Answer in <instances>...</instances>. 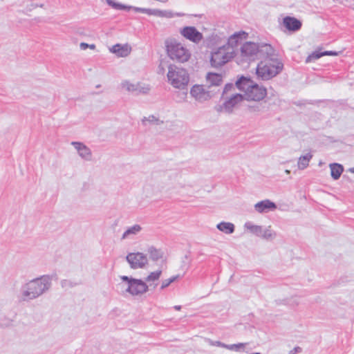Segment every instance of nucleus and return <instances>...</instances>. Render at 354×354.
<instances>
[{
  "label": "nucleus",
  "instance_id": "obj_26",
  "mask_svg": "<svg viewBox=\"0 0 354 354\" xmlns=\"http://www.w3.org/2000/svg\"><path fill=\"white\" fill-rule=\"evenodd\" d=\"M244 228L250 233L260 237L263 232V226L252 223V222H246L244 224Z\"/></svg>",
  "mask_w": 354,
  "mask_h": 354
},
{
  "label": "nucleus",
  "instance_id": "obj_38",
  "mask_svg": "<svg viewBox=\"0 0 354 354\" xmlns=\"http://www.w3.org/2000/svg\"><path fill=\"white\" fill-rule=\"evenodd\" d=\"M302 351V349L299 346L295 347L292 350L289 351L288 354H297Z\"/></svg>",
  "mask_w": 354,
  "mask_h": 354
},
{
  "label": "nucleus",
  "instance_id": "obj_14",
  "mask_svg": "<svg viewBox=\"0 0 354 354\" xmlns=\"http://www.w3.org/2000/svg\"><path fill=\"white\" fill-rule=\"evenodd\" d=\"M78 156L83 160L91 162L93 160V153L91 150L85 144L80 142H71Z\"/></svg>",
  "mask_w": 354,
  "mask_h": 354
},
{
  "label": "nucleus",
  "instance_id": "obj_4",
  "mask_svg": "<svg viewBox=\"0 0 354 354\" xmlns=\"http://www.w3.org/2000/svg\"><path fill=\"white\" fill-rule=\"evenodd\" d=\"M165 51L168 57L177 63L188 62L192 57V50L185 44L174 37H168L164 42Z\"/></svg>",
  "mask_w": 354,
  "mask_h": 354
},
{
  "label": "nucleus",
  "instance_id": "obj_44",
  "mask_svg": "<svg viewBox=\"0 0 354 354\" xmlns=\"http://www.w3.org/2000/svg\"><path fill=\"white\" fill-rule=\"evenodd\" d=\"M100 85H97L96 88H100Z\"/></svg>",
  "mask_w": 354,
  "mask_h": 354
},
{
  "label": "nucleus",
  "instance_id": "obj_12",
  "mask_svg": "<svg viewBox=\"0 0 354 354\" xmlns=\"http://www.w3.org/2000/svg\"><path fill=\"white\" fill-rule=\"evenodd\" d=\"M180 34L186 39L194 44H198L203 39V34L194 26H185L180 29Z\"/></svg>",
  "mask_w": 354,
  "mask_h": 354
},
{
  "label": "nucleus",
  "instance_id": "obj_22",
  "mask_svg": "<svg viewBox=\"0 0 354 354\" xmlns=\"http://www.w3.org/2000/svg\"><path fill=\"white\" fill-rule=\"evenodd\" d=\"M339 54V52H336V51H324V52H322V53L315 51L308 56V57L306 59V62L310 63L311 62H313L316 59H319L321 57L324 56V55L336 56V55H338Z\"/></svg>",
  "mask_w": 354,
  "mask_h": 354
},
{
  "label": "nucleus",
  "instance_id": "obj_21",
  "mask_svg": "<svg viewBox=\"0 0 354 354\" xmlns=\"http://www.w3.org/2000/svg\"><path fill=\"white\" fill-rule=\"evenodd\" d=\"M120 88L128 93L136 94V82H132L131 80H122L120 84Z\"/></svg>",
  "mask_w": 354,
  "mask_h": 354
},
{
  "label": "nucleus",
  "instance_id": "obj_37",
  "mask_svg": "<svg viewBox=\"0 0 354 354\" xmlns=\"http://www.w3.org/2000/svg\"><path fill=\"white\" fill-rule=\"evenodd\" d=\"M156 266H159L160 268V270H156V279H158L162 273V270H163L162 268V259H159V261L158 262Z\"/></svg>",
  "mask_w": 354,
  "mask_h": 354
},
{
  "label": "nucleus",
  "instance_id": "obj_32",
  "mask_svg": "<svg viewBox=\"0 0 354 354\" xmlns=\"http://www.w3.org/2000/svg\"><path fill=\"white\" fill-rule=\"evenodd\" d=\"M105 1L109 6L115 10H124L127 8L125 6L116 2L115 0H105Z\"/></svg>",
  "mask_w": 354,
  "mask_h": 354
},
{
  "label": "nucleus",
  "instance_id": "obj_29",
  "mask_svg": "<svg viewBox=\"0 0 354 354\" xmlns=\"http://www.w3.org/2000/svg\"><path fill=\"white\" fill-rule=\"evenodd\" d=\"M176 16H181V15L179 13H174L169 10H162L156 9V17L169 19L173 18Z\"/></svg>",
  "mask_w": 354,
  "mask_h": 354
},
{
  "label": "nucleus",
  "instance_id": "obj_18",
  "mask_svg": "<svg viewBox=\"0 0 354 354\" xmlns=\"http://www.w3.org/2000/svg\"><path fill=\"white\" fill-rule=\"evenodd\" d=\"M142 227L139 224H134L128 227L122 233L121 240L133 239L136 235L140 233Z\"/></svg>",
  "mask_w": 354,
  "mask_h": 354
},
{
  "label": "nucleus",
  "instance_id": "obj_5",
  "mask_svg": "<svg viewBox=\"0 0 354 354\" xmlns=\"http://www.w3.org/2000/svg\"><path fill=\"white\" fill-rule=\"evenodd\" d=\"M272 47L267 44L245 42L240 48V62H249L257 58H262L265 55H271Z\"/></svg>",
  "mask_w": 354,
  "mask_h": 354
},
{
  "label": "nucleus",
  "instance_id": "obj_19",
  "mask_svg": "<svg viewBox=\"0 0 354 354\" xmlns=\"http://www.w3.org/2000/svg\"><path fill=\"white\" fill-rule=\"evenodd\" d=\"M284 26L289 30L297 31L301 28V23L299 20L292 17H286L283 19Z\"/></svg>",
  "mask_w": 354,
  "mask_h": 354
},
{
  "label": "nucleus",
  "instance_id": "obj_24",
  "mask_svg": "<svg viewBox=\"0 0 354 354\" xmlns=\"http://www.w3.org/2000/svg\"><path fill=\"white\" fill-rule=\"evenodd\" d=\"M216 228L226 234H231L235 230V226L232 223L222 221L216 225Z\"/></svg>",
  "mask_w": 354,
  "mask_h": 354
},
{
  "label": "nucleus",
  "instance_id": "obj_35",
  "mask_svg": "<svg viewBox=\"0 0 354 354\" xmlns=\"http://www.w3.org/2000/svg\"><path fill=\"white\" fill-rule=\"evenodd\" d=\"M95 45L94 44H88L84 42H82L80 44V48L82 50H85L86 48H89L91 50L95 49Z\"/></svg>",
  "mask_w": 354,
  "mask_h": 354
},
{
  "label": "nucleus",
  "instance_id": "obj_9",
  "mask_svg": "<svg viewBox=\"0 0 354 354\" xmlns=\"http://www.w3.org/2000/svg\"><path fill=\"white\" fill-rule=\"evenodd\" d=\"M234 89L235 87L233 84H226L224 88L222 95L224 102L221 106V110L225 113H231L233 109L239 104L243 100V96L241 94L230 93V91Z\"/></svg>",
  "mask_w": 354,
  "mask_h": 354
},
{
  "label": "nucleus",
  "instance_id": "obj_11",
  "mask_svg": "<svg viewBox=\"0 0 354 354\" xmlns=\"http://www.w3.org/2000/svg\"><path fill=\"white\" fill-rule=\"evenodd\" d=\"M136 94L146 95L151 93L153 87V73L146 74L136 82Z\"/></svg>",
  "mask_w": 354,
  "mask_h": 354
},
{
  "label": "nucleus",
  "instance_id": "obj_28",
  "mask_svg": "<svg viewBox=\"0 0 354 354\" xmlns=\"http://www.w3.org/2000/svg\"><path fill=\"white\" fill-rule=\"evenodd\" d=\"M277 232L272 229L271 226H268L266 228L263 227L260 237L267 241H272L277 237Z\"/></svg>",
  "mask_w": 354,
  "mask_h": 354
},
{
  "label": "nucleus",
  "instance_id": "obj_43",
  "mask_svg": "<svg viewBox=\"0 0 354 354\" xmlns=\"http://www.w3.org/2000/svg\"><path fill=\"white\" fill-rule=\"evenodd\" d=\"M156 124H158V122H159V120H158V119H156Z\"/></svg>",
  "mask_w": 354,
  "mask_h": 354
},
{
  "label": "nucleus",
  "instance_id": "obj_27",
  "mask_svg": "<svg viewBox=\"0 0 354 354\" xmlns=\"http://www.w3.org/2000/svg\"><path fill=\"white\" fill-rule=\"evenodd\" d=\"M313 158V154L308 153L306 155L301 156L297 162V167L300 170H304L309 165V162Z\"/></svg>",
  "mask_w": 354,
  "mask_h": 354
},
{
  "label": "nucleus",
  "instance_id": "obj_25",
  "mask_svg": "<svg viewBox=\"0 0 354 354\" xmlns=\"http://www.w3.org/2000/svg\"><path fill=\"white\" fill-rule=\"evenodd\" d=\"M206 80L209 86H218L221 84L223 77L221 74L208 73L206 75Z\"/></svg>",
  "mask_w": 354,
  "mask_h": 354
},
{
  "label": "nucleus",
  "instance_id": "obj_33",
  "mask_svg": "<svg viewBox=\"0 0 354 354\" xmlns=\"http://www.w3.org/2000/svg\"><path fill=\"white\" fill-rule=\"evenodd\" d=\"M246 344L245 343H239L234 344H226L225 348L230 351H239L241 349H243L245 346Z\"/></svg>",
  "mask_w": 354,
  "mask_h": 354
},
{
  "label": "nucleus",
  "instance_id": "obj_20",
  "mask_svg": "<svg viewBox=\"0 0 354 354\" xmlns=\"http://www.w3.org/2000/svg\"><path fill=\"white\" fill-rule=\"evenodd\" d=\"M168 256L169 252L167 247L161 246L158 249H156V264L159 261V259H162V268L165 269L167 268Z\"/></svg>",
  "mask_w": 354,
  "mask_h": 354
},
{
  "label": "nucleus",
  "instance_id": "obj_15",
  "mask_svg": "<svg viewBox=\"0 0 354 354\" xmlns=\"http://www.w3.org/2000/svg\"><path fill=\"white\" fill-rule=\"evenodd\" d=\"M131 50V46L128 44H116L109 48V51L118 57H127Z\"/></svg>",
  "mask_w": 354,
  "mask_h": 354
},
{
  "label": "nucleus",
  "instance_id": "obj_16",
  "mask_svg": "<svg viewBox=\"0 0 354 354\" xmlns=\"http://www.w3.org/2000/svg\"><path fill=\"white\" fill-rule=\"evenodd\" d=\"M254 208L257 212L263 214L274 211L277 209V205L274 203L266 199L257 203Z\"/></svg>",
  "mask_w": 354,
  "mask_h": 354
},
{
  "label": "nucleus",
  "instance_id": "obj_39",
  "mask_svg": "<svg viewBox=\"0 0 354 354\" xmlns=\"http://www.w3.org/2000/svg\"><path fill=\"white\" fill-rule=\"evenodd\" d=\"M251 109L252 111H260L261 107L259 106H257V107H251Z\"/></svg>",
  "mask_w": 354,
  "mask_h": 354
},
{
  "label": "nucleus",
  "instance_id": "obj_3",
  "mask_svg": "<svg viewBox=\"0 0 354 354\" xmlns=\"http://www.w3.org/2000/svg\"><path fill=\"white\" fill-rule=\"evenodd\" d=\"M262 58L263 59L258 64L256 70V74L259 79L268 80L281 71L283 64L278 59L273 48L271 55H265Z\"/></svg>",
  "mask_w": 354,
  "mask_h": 354
},
{
  "label": "nucleus",
  "instance_id": "obj_42",
  "mask_svg": "<svg viewBox=\"0 0 354 354\" xmlns=\"http://www.w3.org/2000/svg\"><path fill=\"white\" fill-rule=\"evenodd\" d=\"M285 172H286L287 174H290V170H288V169H286V170L285 171Z\"/></svg>",
  "mask_w": 354,
  "mask_h": 354
},
{
  "label": "nucleus",
  "instance_id": "obj_31",
  "mask_svg": "<svg viewBox=\"0 0 354 354\" xmlns=\"http://www.w3.org/2000/svg\"><path fill=\"white\" fill-rule=\"evenodd\" d=\"M179 275L173 276L171 278L167 279L162 281L161 286L160 287V290H164L165 288L169 286L171 283L174 282L179 278Z\"/></svg>",
  "mask_w": 354,
  "mask_h": 354
},
{
  "label": "nucleus",
  "instance_id": "obj_2",
  "mask_svg": "<svg viewBox=\"0 0 354 354\" xmlns=\"http://www.w3.org/2000/svg\"><path fill=\"white\" fill-rule=\"evenodd\" d=\"M52 280V276L43 275L29 281L22 288L21 298L28 301L40 297L50 289Z\"/></svg>",
  "mask_w": 354,
  "mask_h": 354
},
{
  "label": "nucleus",
  "instance_id": "obj_30",
  "mask_svg": "<svg viewBox=\"0 0 354 354\" xmlns=\"http://www.w3.org/2000/svg\"><path fill=\"white\" fill-rule=\"evenodd\" d=\"M129 9H131L134 12H142L147 15H153L155 14V11L153 9H149V8L131 6V7H129Z\"/></svg>",
  "mask_w": 354,
  "mask_h": 354
},
{
  "label": "nucleus",
  "instance_id": "obj_7",
  "mask_svg": "<svg viewBox=\"0 0 354 354\" xmlns=\"http://www.w3.org/2000/svg\"><path fill=\"white\" fill-rule=\"evenodd\" d=\"M125 259L131 269L147 268L150 261L155 259V247L151 244L143 252H129L127 254Z\"/></svg>",
  "mask_w": 354,
  "mask_h": 354
},
{
  "label": "nucleus",
  "instance_id": "obj_36",
  "mask_svg": "<svg viewBox=\"0 0 354 354\" xmlns=\"http://www.w3.org/2000/svg\"><path fill=\"white\" fill-rule=\"evenodd\" d=\"M209 343L211 346H219V347H222V348H225L226 346L225 344H224L220 341L209 340Z\"/></svg>",
  "mask_w": 354,
  "mask_h": 354
},
{
  "label": "nucleus",
  "instance_id": "obj_13",
  "mask_svg": "<svg viewBox=\"0 0 354 354\" xmlns=\"http://www.w3.org/2000/svg\"><path fill=\"white\" fill-rule=\"evenodd\" d=\"M191 96L197 102L202 103L212 98V94L203 86L196 84L190 90Z\"/></svg>",
  "mask_w": 354,
  "mask_h": 354
},
{
  "label": "nucleus",
  "instance_id": "obj_8",
  "mask_svg": "<svg viewBox=\"0 0 354 354\" xmlns=\"http://www.w3.org/2000/svg\"><path fill=\"white\" fill-rule=\"evenodd\" d=\"M167 81L174 88L183 90L189 82V75L186 69L171 64L168 66Z\"/></svg>",
  "mask_w": 354,
  "mask_h": 354
},
{
  "label": "nucleus",
  "instance_id": "obj_17",
  "mask_svg": "<svg viewBox=\"0 0 354 354\" xmlns=\"http://www.w3.org/2000/svg\"><path fill=\"white\" fill-rule=\"evenodd\" d=\"M247 36L248 33L245 31H239L235 32L229 37L227 43L224 46L230 47L232 51H235L234 48L238 46L239 43L245 39Z\"/></svg>",
  "mask_w": 354,
  "mask_h": 354
},
{
  "label": "nucleus",
  "instance_id": "obj_23",
  "mask_svg": "<svg viewBox=\"0 0 354 354\" xmlns=\"http://www.w3.org/2000/svg\"><path fill=\"white\" fill-rule=\"evenodd\" d=\"M330 175L333 180H338L344 171V167L339 163H330L329 165Z\"/></svg>",
  "mask_w": 354,
  "mask_h": 354
},
{
  "label": "nucleus",
  "instance_id": "obj_10",
  "mask_svg": "<svg viewBox=\"0 0 354 354\" xmlns=\"http://www.w3.org/2000/svg\"><path fill=\"white\" fill-rule=\"evenodd\" d=\"M235 55V51H232L230 47L224 45L220 46L212 52L211 65L216 68L221 67L230 61Z\"/></svg>",
  "mask_w": 354,
  "mask_h": 354
},
{
  "label": "nucleus",
  "instance_id": "obj_41",
  "mask_svg": "<svg viewBox=\"0 0 354 354\" xmlns=\"http://www.w3.org/2000/svg\"><path fill=\"white\" fill-rule=\"evenodd\" d=\"M348 171H350L351 173H354V167H351V168L348 169Z\"/></svg>",
  "mask_w": 354,
  "mask_h": 354
},
{
  "label": "nucleus",
  "instance_id": "obj_40",
  "mask_svg": "<svg viewBox=\"0 0 354 354\" xmlns=\"http://www.w3.org/2000/svg\"><path fill=\"white\" fill-rule=\"evenodd\" d=\"M174 308L177 310H180L181 309V306H175Z\"/></svg>",
  "mask_w": 354,
  "mask_h": 354
},
{
  "label": "nucleus",
  "instance_id": "obj_34",
  "mask_svg": "<svg viewBox=\"0 0 354 354\" xmlns=\"http://www.w3.org/2000/svg\"><path fill=\"white\" fill-rule=\"evenodd\" d=\"M155 121V117L153 115H149L148 116H145L142 119V124L145 127H147L149 125H153Z\"/></svg>",
  "mask_w": 354,
  "mask_h": 354
},
{
  "label": "nucleus",
  "instance_id": "obj_1",
  "mask_svg": "<svg viewBox=\"0 0 354 354\" xmlns=\"http://www.w3.org/2000/svg\"><path fill=\"white\" fill-rule=\"evenodd\" d=\"M117 287L120 294L124 297H141L148 291L147 282L155 280V272H151L145 280L131 276L120 275Z\"/></svg>",
  "mask_w": 354,
  "mask_h": 354
},
{
  "label": "nucleus",
  "instance_id": "obj_6",
  "mask_svg": "<svg viewBox=\"0 0 354 354\" xmlns=\"http://www.w3.org/2000/svg\"><path fill=\"white\" fill-rule=\"evenodd\" d=\"M236 87L244 92L243 99L247 100L260 101L266 94V89L259 86L250 78L241 77L236 82Z\"/></svg>",
  "mask_w": 354,
  "mask_h": 354
}]
</instances>
